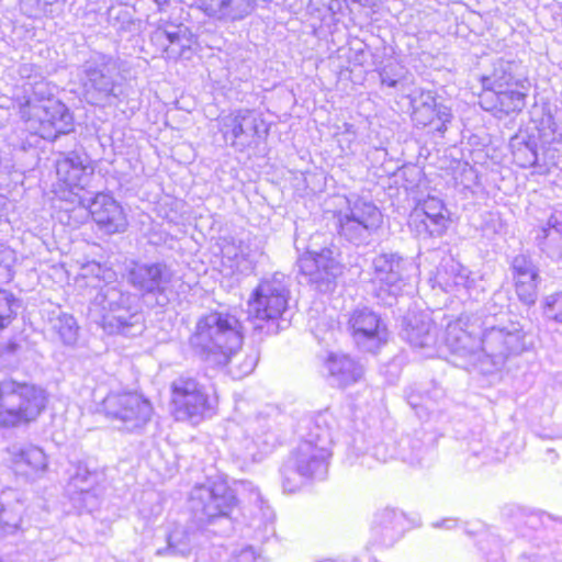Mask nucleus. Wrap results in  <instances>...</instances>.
<instances>
[{
    "mask_svg": "<svg viewBox=\"0 0 562 562\" xmlns=\"http://www.w3.org/2000/svg\"><path fill=\"white\" fill-rule=\"evenodd\" d=\"M243 342L241 323L226 312H211L201 316L189 338L194 356L214 369L225 368Z\"/></svg>",
    "mask_w": 562,
    "mask_h": 562,
    "instance_id": "nucleus-1",
    "label": "nucleus"
},
{
    "mask_svg": "<svg viewBox=\"0 0 562 562\" xmlns=\"http://www.w3.org/2000/svg\"><path fill=\"white\" fill-rule=\"evenodd\" d=\"M90 311L110 335L132 337L144 330L138 297L121 283L103 284L93 297Z\"/></svg>",
    "mask_w": 562,
    "mask_h": 562,
    "instance_id": "nucleus-2",
    "label": "nucleus"
},
{
    "mask_svg": "<svg viewBox=\"0 0 562 562\" xmlns=\"http://www.w3.org/2000/svg\"><path fill=\"white\" fill-rule=\"evenodd\" d=\"M537 130V136L519 132L510 138L509 146L517 166L536 167L539 172H544L555 164L558 146L562 145V130L558 127L552 115L543 116Z\"/></svg>",
    "mask_w": 562,
    "mask_h": 562,
    "instance_id": "nucleus-3",
    "label": "nucleus"
},
{
    "mask_svg": "<svg viewBox=\"0 0 562 562\" xmlns=\"http://www.w3.org/2000/svg\"><path fill=\"white\" fill-rule=\"evenodd\" d=\"M79 81L85 100L92 105H111L121 94V70L116 58L93 53L79 68Z\"/></svg>",
    "mask_w": 562,
    "mask_h": 562,
    "instance_id": "nucleus-4",
    "label": "nucleus"
},
{
    "mask_svg": "<svg viewBox=\"0 0 562 562\" xmlns=\"http://www.w3.org/2000/svg\"><path fill=\"white\" fill-rule=\"evenodd\" d=\"M46 406L45 392L13 379L0 381V428H18L37 419Z\"/></svg>",
    "mask_w": 562,
    "mask_h": 562,
    "instance_id": "nucleus-5",
    "label": "nucleus"
},
{
    "mask_svg": "<svg viewBox=\"0 0 562 562\" xmlns=\"http://www.w3.org/2000/svg\"><path fill=\"white\" fill-rule=\"evenodd\" d=\"M527 334L518 322L508 321L495 324L486 317L482 321L481 363L488 360L495 368L505 363L508 357L519 355L527 349Z\"/></svg>",
    "mask_w": 562,
    "mask_h": 562,
    "instance_id": "nucleus-6",
    "label": "nucleus"
},
{
    "mask_svg": "<svg viewBox=\"0 0 562 562\" xmlns=\"http://www.w3.org/2000/svg\"><path fill=\"white\" fill-rule=\"evenodd\" d=\"M335 218L339 236L356 246L368 245L383 221L379 207L361 198L348 199L347 206L336 212Z\"/></svg>",
    "mask_w": 562,
    "mask_h": 562,
    "instance_id": "nucleus-7",
    "label": "nucleus"
},
{
    "mask_svg": "<svg viewBox=\"0 0 562 562\" xmlns=\"http://www.w3.org/2000/svg\"><path fill=\"white\" fill-rule=\"evenodd\" d=\"M48 95L41 91L38 100H27L21 108V115L33 133L54 140L71 131L72 115L64 103Z\"/></svg>",
    "mask_w": 562,
    "mask_h": 562,
    "instance_id": "nucleus-8",
    "label": "nucleus"
},
{
    "mask_svg": "<svg viewBox=\"0 0 562 562\" xmlns=\"http://www.w3.org/2000/svg\"><path fill=\"white\" fill-rule=\"evenodd\" d=\"M101 412L126 432H140L151 420L154 407L137 392H111L101 405Z\"/></svg>",
    "mask_w": 562,
    "mask_h": 562,
    "instance_id": "nucleus-9",
    "label": "nucleus"
},
{
    "mask_svg": "<svg viewBox=\"0 0 562 562\" xmlns=\"http://www.w3.org/2000/svg\"><path fill=\"white\" fill-rule=\"evenodd\" d=\"M374 293L384 304L392 305L409 278L417 271L411 258L397 252H382L372 260Z\"/></svg>",
    "mask_w": 562,
    "mask_h": 562,
    "instance_id": "nucleus-10",
    "label": "nucleus"
},
{
    "mask_svg": "<svg viewBox=\"0 0 562 562\" xmlns=\"http://www.w3.org/2000/svg\"><path fill=\"white\" fill-rule=\"evenodd\" d=\"M289 294L284 273L276 272L261 279L248 300L249 317L267 323L277 321L288 307Z\"/></svg>",
    "mask_w": 562,
    "mask_h": 562,
    "instance_id": "nucleus-11",
    "label": "nucleus"
},
{
    "mask_svg": "<svg viewBox=\"0 0 562 562\" xmlns=\"http://www.w3.org/2000/svg\"><path fill=\"white\" fill-rule=\"evenodd\" d=\"M171 413L178 422L198 424L212 411L205 385L190 375H180L171 383Z\"/></svg>",
    "mask_w": 562,
    "mask_h": 562,
    "instance_id": "nucleus-12",
    "label": "nucleus"
},
{
    "mask_svg": "<svg viewBox=\"0 0 562 562\" xmlns=\"http://www.w3.org/2000/svg\"><path fill=\"white\" fill-rule=\"evenodd\" d=\"M236 505L233 491L224 482H210L195 486L190 494L189 507L196 521L212 522L227 517Z\"/></svg>",
    "mask_w": 562,
    "mask_h": 562,
    "instance_id": "nucleus-13",
    "label": "nucleus"
},
{
    "mask_svg": "<svg viewBox=\"0 0 562 562\" xmlns=\"http://www.w3.org/2000/svg\"><path fill=\"white\" fill-rule=\"evenodd\" d=\"M220 131L228 145L244 151L267 135L268 127L256 111L238 109L221 117Z\"/></svg>",
    "mask_w": 562,
    "mask_h": 562,
    "instance_id": "nucleus-14",
    "label": "nucleus"
},
{
    "mask_svg": "<svg viewBox=\"0 0 562 562\" xmlns=\"http://www.w3.org/2000/svg\"><path fill=\"white\" fill-rule=\"evenodd\" d=\"M329 457L330 451L325 448L316 449L311 442H301L281 470L283 488L288 492L297 488L293 474L304 479H323L327 473Z\"/></svg>",
    "mask_w": 562,
    "mask_h": 562,
    "instance_id": "nucleus-15",
    "label": "nucleus"
},
{
    "mask_svg": "<svg viewBox=\"0 0 562 562\" xmlns=\"http://www.w3.org/2000/svg\"><path fill=\"white\" fill-rule=\"evenodd\" d=\"M337 257L338 251L333 245L321 249L311 245L299 258V269L318 291L328 292L342 273L344 267Z\"/></svg>",
    "mask_w": 562,
    "mask_h": 562,
    "instance_id": "nucleus-16",
    "label": "nucleus"
},
{
    "mask_svg": "<svg viewBox=\"0 0 562 562\" xmlns=\"http://www.w3.org/2000/svg\"><path fill=\"white\" fill-rule=\"evenodd\" d=\"M127 279L145 300L153 296L156 305L159 306L168 303L167 291L173 279V272L166 263L136 262L130 268Z\"/></svg>",
    "mask_w": 562,
    "mask_h": 562,
    "instance_id": "nucleus-17",
    "label": "nucleus"
},
{
    "mask_svg": "<svg viewBox=\"0 0 562 562\" xmlns=\"http://www.w3.org/2000/svg\"><path fill=\"white\" fill-rule=\"evenodd\" d=\"M267 420L261 417L246 419L229 426L232 453L244 461H259L268 452L269 443L263 436Z\"/></svg>",
    "mask_w": 562,
    "mask_h": 562,
    "instance_id": "nucleus-18",
    "label": "nucleus"
},
{
    "mask_svg": "<svg viewBox=\"0 0 562 562\" xmlns=\"http://www.w3.org/2000/svg\"><path fill=\"white\" fill-rule=\"evenodd\" d=\"M94 168L87 155L69 153L56 161V193L64 200L68 194L78 195L85 190L93 176Z\"/></svg>",
    "mask_w": 562,
    "mask_h": 562,
    "instance_id": "nucleus-19",
    "label": "nucleus"
},
{
    "mask_svg": "<svg viewBox=\"0 0 562 562\" xmlns=\"http://www.w3.org/2000/svg\"><path fill=\"white\" fill-rule=\"evenodd\" d=\"M446 344L452 353L481 361L482 322L477 316H461L446 328Z\"/></svg>",
    "mask_w": 562,
    "mask_h": 562,
    "instance_id": "nucleus-20",
    "label": "nucleus"
},
{
    "mask_svg": "<svg viewBox=\"0 0 562 562\" xmlns=\"http://www.w3.org/2000/svg\"><path fill=\"white\" fill-rule=\"evenodd\" d=\"M450 224V213L443 201L436 196H427L411 212L408 225L419 237H440Z\"/></svg>",
    "mask_w": 562,
    "mask_h": 562,
    "instance_id": "nucleus-21",
    "label": "nucleus"
},
{
    "mask_svg": "<svg viewBox=\"0 0 562 562\" xmlns=\"http://www.w3.org/2000/svg\"><path fill=\"white\" fill-rule=\"evenodd\" d=\"M348 328L358 348L375 352L387 341L389 330L381 317L368 307L352 311Z\"/></svg>",
    "mask_w": 562,
    "mask_h": 562,
    "instance_id": "nucleus-22",
    "label": "nucleus"
},
{
    "mask_svg": "<svg viewBox=\"0 0 562 562\" xmlns=\"http://www.w3.org/2000/svg\"><path fill=\"white\" fill-rule=\"evenodd\" d=\"M150 42L157 47L161 58L177 60L190 59L195 45L194 35L183 24H167L153 32Z\"/></svg>",
    "mask_w": 562,
    "mask_h": 562,
    "instance_id": "nucleus-23",
    "label": "nucleus"
},
{
    "mask_svg": "<svg viewBox=\"0 0 562 562\" xmlns=\"http://www.w3.org/2000/svg\"><path fill=\"white\" fill-rule=\"evenodd\" d=\"M413 108L412 119L417 125H435V130L440 134L447 130V123L451 120L450 109L436 103V98L431 91L416 90L411 97Z\"/></svg>",
    "mask_w": 562,
    "mask_h": 562,
    "instance_id": "nucleus-24",
    "label": "nucleus"
},
{
    "mask_svg": "<svg viewBox=\"0 0 562 562\" xmlns=\"http://www.w3.org/2000/svg\"><path fill=\"white\" fill-rule=\"evenodd\" d=\"M80 211L85 216L89 213L99 227L109 234L123 232L127 224L121 205L106 193H97L89 205Z\"/></svg>",
    "mask_w": 562,
    "mask_h": 562,
    "instance_id": "nucleus-25",
    "label": "nucleus"
},
{
    "mask_svg": "<svg viewBox=\"0 0 562 562\" xmlns=\"http://www.w3.org/2000/svg\"><path fill=\"white\" fill-rule=\"evenodd\" d=\"M437 284L447 293L456 295L465 294L469 297L476 296L480 292L477 282L465 267L451 261L439 269L436 277Z\"/></svg>",
    "mask_w": 562,
    "mask_h": 562,
    "instance_id": "nucleus-26",
    "label": "nucleus"
},
{
    "mask_svg": "<svg viewBox=\"0 0 562 562\" xmlns=\"http://www.w3.org/2000/svg\"><path fill=\"white\" fill-rule=\"evenodd\" d=\"M403 515L395 509L384 508L374 514L370 529L373 546L391 547L402 536Z\"/></svg>",
    "mask_w": 562,
    "mask_h": 562,
    "instance_id": "nucleus-27",
    "label": "nucleus"
},
{
    "mask_svg": "<svg viewBox=\"0 0 562 562\" xmlns=\"http://www.w3.org/2000/svg\"><path fill=\"white\" fill-rule=\"evenodd\" d=\"M528 86L505 88L481 95V105L486 111H495L505 115L519 113L526 106Z\"/></svg>",
    "mask_w": 562,
    "mask_h": 562,
    "instance_id": "nucleus-28",
    "label": "nucleus"
},
{
    "mask_svg": "<svg viewBox=\"0 0 562 562\" xmlns=\"http://www.w3.org/2000/svg\"><path fill=\"white\" fill-rule=\"evenodd\" d=\"M536 245L552 261H562V211H554L537 229Z\"/></svg>",
    "mask_w": 562,
    "mask_h": 562,
    "instance_id": "nucleus-29",
    "label": "nucleus"
},
{
    "mask_svg": "<svg viewBox=\"0 0 562 562\" xmlns=\"http://www.w3.org/2000/svg\"><path fill=\"white\" fill-rule=\"evenodd\" d=\"M520 65L513 60L498 59L493 64L491 74L481 79L484 92L512 87H525L527 80L519 72Z\"/></svg>",
    "mask_w": 562,
    "mask_h": 562,
    "instance_id": "nucleus-30",
    "label": "nucleus"
},
{
    "mask_svg": "<svg viewBox=\"0 0 562 562\" xmlns=\"http://www.w3.org/2000/svg\"><path fill=\"white\" fill-rule=\"evenodd\" d=\"M8 453L15 470L27 476L37 477L47 470V456L36 446L14 445L8 449Z\"/></svg>",
    "mask_w": 562,
    "mask_h": 562,
    "instance_id": "nucleus-31",
    "label": "nucleus"
},
{
    "mask_svg": "<svg viewBox=\"0 0 562 562\" xmlns=\"http://www.w3.org/2000/svg\"><path fill=\"white\" fill-rule=\"evenodd\" d=\"M256 0H198V8L216 20L236 21L249 15Z\"/></svg>",
    "mask_w": 562,
    "mask_h": 562,
    "instance_id": "nucleus-32",
    "label": "nucleus"
},
{
    "mask_svg": "<svg viewBox=\"0 0 562 562\" xmlns=\"http://www.w3.org/2000/svg\"><path fill=\"white\" fill-rule=\"evenodd\" d=\"M325 368L333 383L338 386L356 383L363 375L362 366L346 353L330 352L325 360Z\"/></svg>",
    "mask_w": 562,
    "mask_h": 562,
    "instance_id": "nucleus-33",
    "label": "nucleus"
},
{
    "mask_svg": "<svg viewBox=\"0 0 562 562\" xmlns=\"http://www.w3.org/2000/svg\"><path fill=\"white\" fill-rule=\"evenodd\" d=\"M98 485L99 474L80 465L69 481L68 492L75 501L81 502L83 507L92 509L97 506Z\"/></svg>",
    "mask_w": 562,
    "mask_h": 562,
    "instance_id": "nucleus-34",
    "label": "nucleus"
},
{
    "mask_svg": "<svg viewBox=\"0 0 562 562\" xmlns=\"http://www.w3.org/2000/svg\"><path fill=\"white\" fill-rule=\"evenodd\" d=\"M402 337L416 348L431 346L435 342L436 327L426 315H412L404 321Z\"/></svg>",
    "mask_w": 562,
    "mask_h": 562,
    "instance_id": "nucleus-35",
    "label": "nucleus"
},
{
    "mask_svg": "<svg viewBox=\"0 0 562 562\" xmlns=\"http://www.w3.org/2000/svg\"><path fill=\"white\" fill-rule=\"evenodd\" d=\"M24 506L14 492L0 496V538L13 535L22 521Z\"/></svg>",
    "mask_w": 562,
    "mask_h": 562,
    "instance_id": "nucleus-36",
    "label": "nucleus"
},
{
    "mask_svg": "<svg viewBox=\"0 0 562 562\" xmlns=\"http://www.w3.org/2000/svg\"><path fill=\"white\" fill-rule=\"evenodd\" d=\"M21 12L31 19L55 16L64 11V0H19Z\"/></svg>",
    "mask_w": 562,
    "mask_h": 562,
    "instance_id": "nucleus-37",
    "label": "nucleus"
},
{
    "mask_svg": "<svg viewBox=\"0 0 562 562\" xmlns=\"http://www.w3.org/2000/svg\"><path fill=\"white\" fill-rule=\"evenodd\" d=\"M194 533L190 532L186 527H176L171 530L167 538V547L158 549L157 554L188 555L193 547Z\"/></svg>",
    "mask_w": 562,
    "mask_h": 562,
    "instance_id": "nucleus-38",
    "label": "nucleus"
},
{
    "mask_svg": "<svg viewBox=\"0 0 562 562\" xmlns=\"http://www.w3.org/2000/svg\"><path fill=\"white\" fill-rule=\"evenodd\" d=\"M223 254L224 258L233 261L232 267L239 272L251 270L257 257V251L250 250L244 241H240L238 247L233 245L224 248Z\"/></svg>",
    "mask_w": 562,
    "mask_h": 562,
    "instance_id": "nucleus-39",
    "label": "nucleus"
},
{
    "mask_svg": "<svg viewBox=\"0 0 562 562\" xmlns=\"http://www.w3.org/2000/svg\"><path fill=\"white\" fill-rule=\"evenodd\" d=\"M333 441V432L328 427L327 414H319L310 427L307 438L302 442H311L316 449L325 448L329 450Z\"/></svg>",
    "mask_w": 562,
    "mask_h": 562,
    "instance_id": "nucleus-40",
    "label": "nucleus"
},
{
    "mask_svg": "<svg viewBox=\"0 0 562 562\" xmlns=\"http://www.w3.org/2000/svg\"><path fill=\"white\" fill-rule=\"evenodd\" d=\"M52 327L65 345L74 346L77 342L79 326L72 315L60 313L56 318L52 319Z\"/></svg>",
    "mask_w": 562,
    "mask_h": 562,
    "instance_id": "nucleus-41",
    "label": "nucleus"
},
{
    "mask_svg": "<svg viewBox=\"0 0 562 562\" xmlns=\"http://www.w3.org/2000/svg\"><path fill=\"white\" fill-rule=\"evenodd\" d=\"M258 360L259 355L256 350L245 353L241 360H239L238 351H236L225 367H228V372L234 379H241L254 371Z\"/></svg>",
    "mask_w": 562,
    "mask_h": 562,
    "instance_id": "nucleus-42",
    "label": "nucleus"
},
{
    "mask_svg": "<svg viewBox=\"0 0 562 562\" xmlns=\"http://www.w3.org/2000/svg\"><path fill=\"white\" fill-rule=\"evenodd\" d=\"M514 279L516 281L540 280L539 271L530 256L519 254L512 261Z\"/></svg>",
    "mask_w": 562,
    "mask_h": 562,
    "instance_id": "nucleus-43",
    "label": "nucleus"
},
{
    "mask_svg": "<svg viewBox=\"0 0 562 562\" xmlns=\"http://www.w3.org/2000/svg\"><path fill=\"white\" fill-rule=\"evenodd\" d=\"M18 300L5 290L0 289V330L7 328L16 316Z\"/></svg>",
    "mask_w": 562,
    "mask_h": 562,
    "instance_id": "nucleus-44",
    "label": "nucleus"
},
{
    "mask_svg": "<svg viewBox=\"0 0 562 562\" xmlns=\"http://www.w3.org/2000/svg\"><path fill=\"white\" fill-rule=\"evenodd\" d=\"M19 75L25 79H33L35 87L33 93L35 97L41 95V91L47 94H52L48 85L44 81L41 68L31 63H24L19 67Z\"/></svg>",
    "mask_w": 562,
    "mask_h": 562,
    "instance_id": "nucleus-45",
    "label": "nucleus"
},
{
    "mask_svg": "<svg viewBox=\"0 0 562 562\" xmlns=\"http://www.w3.org/2000/svg\"><path fill=\"white\" fill-rule=\"evenodd\" d=\"M542 306L547 318L562 324V291L547 295Z\"/></svg>",
    "mask_w": 562,
    "mask_h": 562,
    "instance_id": "nucleus-46",
    "label": "nucleus"
},
{
    "mask_svg": "<svg viewBox=\"0 0 562 562\" xmlns=\"http://www.w3.org/2000/svg\"><path fill=\"white\" fill-rule=\"evenodd\" d=\"M539 280L516 281L515 288L519 300L526 305L535 304Z\"/></svg>",
    "mask_w": 562,
    "mask_h": 562,
    "instance_id": "nucleus-47",
    "label": "nucleus"
},
{
    "mask_svg": "<svg viewBox=\"0 0 562 562\" xmlns=\"http://www.w3.org/2000/svg\"><path fill=\"white\" fill-rule=\"evenodd\" d=\"M19 349V344L13 340L0 344V369L11 368L16 364Z\"/></svg>",
    "mask_w": 562,
    "mask_h": 562,
    "instance_id": "nucleus-48",
    "label": "nucleus"
},
{
    "mask_svg": "<svg viewBox=\"0 0 562 562\" xmlns=\"http://www.w3.org/2000/svg\"><path fill=\"white\" fill-rule=\"evenodd\" d=\"M439 389H435L431 393L428 391L423 393H415L414 391H412L407 393V402L414 409H418L419 407L424 406L428 408V402L436 401L439 397Z\"/></svg>",
    "mask_w": 562,
    "mask_h": 562,
    "instance_id": "nucleus-49",
    "label": "nucleus"
},
{
    "mask_svg": "<svg viewBox=\"0 0 562 562\" xmlns=\"http://www.w3.org/2000/svg\"><path fill=\"white\" fill-rule=\"evenodd\" d=\"M15 252L9 247L0 246V268L4 270L3 277L11 279V269L15 262Z\"/></svg>",
    "mask_w": 562,
    "mask_h": 562,
    "instance_id": "nucleus-50",
    "label": "nucleus"
},
{
    "mask_svg": "<svg viewBox=\"0 0 562 562\" xmlns=\"http://www.w3.org/2000/svg\"><path fill=\"white\" fill-rule=\"evenodd\" d=\"M228 562H265L252 547H246L235 554Z\"/></svg>",
    "mask_w": 562,
    "mask_h": 562,
    "instance_id": "nucleus-51",
    "label": "nucleus"
},
{
    "mask_svg": "<svg viewBox=\"0 0 562 562\" xmlns=\"http://www.w3.org/2000/svg\"><path fill=\"white\" fill-rule=\"evenodd\" d=\"M426 449L419 443L415 442L412 447V452L404 456V459L411 464H422Z\"/></svg>",
    "mask_w": 562,
    "mask_h": 562,
    "instance_id": "nucleus-52",
    "label": "nucleus"
},
{
    "mask_svg": "<svg viewBox=\"0 0 562 562\" xmlns=\"http://www.w3.org/2000/svg\"><path fill=\"white\" fill-rule=\"evenodd\" d=\"M335 328V323L331 322L329 325H328V329L326 331L323 333V329L321 327H316L314 329V335L317 339L319 340H325L326 339V335L327 334H330V336H333V330Z\"/></svg>",
    "mask_w": 562,
    "mask_h": 562,
    "instance_id": "nucleus-53",
    "label": "nucleus"
},
{
    "mask_svg": "<svg viewBox=\"0 0 562 562\" xmlns=\"http://www.w3.org/2000/svg\"><path fill=\"white\" fill-rule=\"evenodd\" d=\"M380 77H381L382 85H386V86L392 87V88H394L397 85V81L395 79L390 78L384 72H381Z\"/></svg>",
    "mask_w": 562,
    "mask_h": 562,
    "instance_id": "nucleus-54",
    "label": "nucleus"
},
{
    "mask_svg": "<svg viewBox=\"0 0 562 562\" xmlns=\"http://www.w3.org/2000/svg\"><path fill=\"white\" fill-rule=\"evenodd\" d=\"M456 525V521L453 519H445L441 522L434 524L435 527H445V528H452Z\"/></svg>",
    "mask_w": 562,
    "mask_h": 562,
    "instance_id": "nucleus-55",
    "label": "nucleus"
},
{
    "mask_svg": "<svg viewBox=\"0 0 562 562\" xmlns=\"http://www.w3.org/2000/svg\"><path fill=\"white\" fill-rule=\"evenodd\" d=\"M371 459H372V457H371V456H363V457H362L361 464H362V465H364V464L370 465V462H369V461H370Z\"/></svg>",
    "mask_w": 562,
    "mask_h": 562,
    "instance_id": "nucleus-56",
    "label": "nucleus"
},
{
    "mask_svg": "<svg viewBox=\"0 0 562 562\" xmlns=\"http://www.w3.org/2000/svg\"><path fill=\"white\" fill-rule=\"evenodd\" d=\"M255 329L262 330V329H263V327H262L261 325H259V324H256V325H255Z\"/></svg>",
    "mask_w": 562,
    "mask_h": 562,
    "instance_id": "nucleus-57",
    "label": "nucleus"
}]
</instances>
